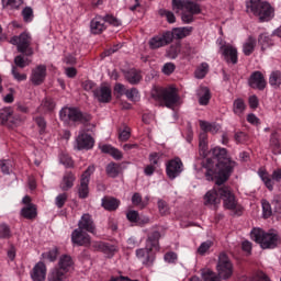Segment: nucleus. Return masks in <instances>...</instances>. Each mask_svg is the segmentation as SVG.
Listing matches in <instances>:
<instances>
[{
    "label": "nucleus",
    "mask_w": 281,
    "mask_h": 281,
    "mask_svg": "<svg viewBox=\"0 0 281 281\" xmlns=\"http://www.w3.org/2000/svg\"><path fill=\"white\" fill-rule=\"evenodd\" d=\"M256 49V40L254 36H249L243 45V52L245 56H251Z\"/></svg>",
    "instance_id": "nucleus-29"
},
{
    "label": "nucleus",
    "mask_w": 281,
    "mask_h": 281,
    "mask_svg": "<svg viewBox=\"0 0 281 281\" xmlns=\"http://www.w3.org/2000/svg\"><path fill=\"white\" fill-rule=\"evenodd\" d=\"M150 49H159V47H166L160 36H155L149 40Z\"/></svg>",
    "instance_id": "nucleus-45"
},
{
    "label": "nucleus",
    "mask_w": 281,
    "mask_h": 281,
    "mask_svg": "<svg viewBox=\"0 0 281 281\" xmlns=\"http://www.w3.org/2000/svg\"><path fill=\"white\" fill-rule=\"evenodd\" d=\"M10 43L12 45H16L18 52H20V54L25 56H32V54H34V50H32V47H30L32 37L27 33H22L20 36L12 37Z\"/></svg>",
    "instance_id": "nucleus-8"
},
{
    "label": "nucleus",
    "mask_w": 281,
    "mask_h": 281,
    "mask_svg": "<svg viewBox=\"0 0 281 281\" xmlns=\"http://www.w3.org/2000/svg\"><path fill=\"white\" fill-rule=\"evenodd\" d=\"M60 164H63V166L66 168H74V160L67 155L60 156Z\"/></svg>",
    "instance_id": "nucleus-55"
},
{
    "label": "nucleus",
    "mask_w": 281,
    "mask_h": 281,
    "mask_svg": "<svg viewBox=\"0 0 281 281\" xmlns=\"http://www.w3.org/2000/svg\"><path fill=\"white\" fill-rule=\"evenodd\" d=\"M198 95H199V103L202 106H207V104H210V100L212 99V93L210 92V88L202 87Z\"/></svg>",
    "instance_id": "nucleus-28"
},
{
    "label": "nucleus",
    "mask_w": 281,
    "mask_h": 281,
    "mask_svg": "<svg viewBox=\"0 0 281 281\" xmlns=\"http://www.w3.org/2000/svg\"><path fill=\"white\" fill-rule=\"evenodd\" d=\"M161 238V233L158 231L153 232L148 235L146 246L159 251V239Z\"/></svg>",
    "instance_id": "nucleus-27"
},
{
    "label": "nucleus",
    "mask_w": 281,
    "mask_h": 281,
    "mask_svg": "<svg viewBox=\"0 0 281 281\" xmlns=\"http://www.w3.org/2000/svg\"><path fill=\"white\" fill-rule=\"evenodd\" d=\"M221 49L226 63H232L233 65L238 63V49L232 45H224L221 47Z\"/></svg>",
    "instance_id": "nucleus-20"
},
{
    "label": "nucleus",
    "mask_w": 281,
    "mask_h": 281,
    "mask_svg": "<svg viewBox=\"0 0 281 281\" xmlns=\"http://www.w3.org/2000/svg\"><path fill=\"white\" fill-rule=\"evenodd\" d=\"M158 210H159L161 216H166V214H168V203H166V201H164V200H159L158 201Z\"/></svg>",
    "instance_id": "nucleus-60"
},
{
    "label": "nucleus",
    "mask_w": 281,
    "mask_h": 281,
    "mask_svg": "<svg viewBox=\"0 0 281 281\" xmlns=\"http://www.w3.org/2000/svg\"><path fill=\"white\" fill-rule=\"evenodd\" d=\"M165 260L169 262V265H175L177 262V254L176 252H167L165 254Z\"/></svg>",
    "instance_id": "nucleus-62"
},
{
    "label": "nucleus",
    "mask_w": 281,
    "mask_h": 281,
    "mask_svg": "<svg viewBox=\"0 0 281 281\" xmlns=\"http://www.w3.org/2000/svg\"><path fill=\"white\" fill-rule=\"evenodd\" d=\"M153 249L150 246H147L145 248H139L136 250V256L142 260L143 265H153L155 260V255L153 254Z\"/></svg>",
    "instance_id": "nucleus-16"
},
{
    "label": "nucleus",
    "mask_w": 281,
    "mask_h": 281,
    "mask_svg": "<svg viewBox=\"0 0 281 281\" xmlns=\"http://www.w3.org/2000/svg\"><path fill=\"white\" fill-rule=\"evenodd\" d=\"M250 236L255 243L260 245L261 249H276V247H278V240H280L278 233L274 231L267 233L262 231V228H254Z\"/></svg>",
    "instance_id": "nucleus-3"
},
{
    "label": "nucleus",
    "mask_w": 281,
    "mask_h": 281,
    "mask_svg": "<svg viewBox=\"0 0 281 281\" xmlns=\"http://www.w3.org/2000/svg\"><path fill=\"white\" fill-rule=\"evenodd\" d=\"M200 127L202 128L203 133H212L213 135H215V133H218V130L221 128L218 124L209 123L205 121H200Z\"/></svg>",
    "instance_id": "nucleus-31"
},
{
    "label": "nucleus",
    "mask_w": 281,
    "mask_h": 281,
    "mask_svg": "<svg viewBox=\"0 0 281 281\" xmlns=\"http://www.w3.org/2000/svg\"><path fill=\"white\" fill-rule=\"evenodd\" d=\"M179 54H181V46L179 44L171 45L167 50L168 58L175 59L177 56H179Z\"/></svg>",
    "instance_id": "nucleus-44"
},
{
    "label": "nucleus",
    "mask_w": 281,
    "mask_h": 281,
    "mask_svg": "<svg viewBox=\"0 0 281 281\" xmlns=\"http://www.w3.org/2000/svg\"><path fill=\"white\" fill-rule=\"evenodd\" d=\"M212 245H214V243L212 240H206V241L202 243L200 245V247L198 248V254H200V256H205V254L210 250Z\"/></svg>",
    "instance_id": "nucleus-48"
},
{
    "label": "nucleus",
    "mask_w": 281,
    "mask_h": 281,
    "mask_svg": "<svg viewBox=\"0 0 281 281\" xmlns=\"http://www.w3.org/2000/svg\"><path fill=\"white\" fill-rule=\"evenodd\" d=\"M176 69L175 64L172 63H167L164 65L162 67V74H165V76H170V74H173Z\"/></svg>",
    "instance_id": "nucleus-57"
},
{
    "label": "nucleus",
    "mask_w": 281,
    "mask_h": 281,
    "mask_svg": "<svg viewBox=\"0 0 281 281\" xmlns=\"http://www.w3.org/2000/svg\"><path fill=\"white\" fill-rule=\"evenodd\" d=\"M258 43L261 45V49H267V47L273 45V41L267 34L259 35Z\"/></svg>",
    "instance_id": "nucleus-41"
},
{
    "label": "nucleus",
    "mask_w": 281,
    "mask_h": 281,
    "mask_svg": "<svg viewBox=\"0 0 281 281\" xmlns=\"http://www.w3.org/2000/svg\"><path fill=\"white\" fill-rule=\"evenodd\" d=\"M250 280L251 281H267V280H269V277L267 274H265V272H262V271H257L251 276Z\"/></svg>",
    "instance_id": "nucleus-54"
},
{
    "label": "nucleus",
    "mask_w": 281,
    "mask_h": 281,
    "mask_svg": "<svg viewBox=\"0 0 281 281\" xmlns=\"http://www.w3.org/2000/svg\"><path fill=\"white\" fill-rule=\"evenodd\" d=\"M126 216L131 223H137L139 221V213L137 211H128Z\"/></svg>",
    "instance_id": "nucleus-59"
},
{
    "label": "nucleus",
    "mask_w": 281,
    "mask_h": 281,
    "mask_svg": "<svg viewBox=\"0 0 281 281\" xmlns=\"http://www.w3.org/2000/svg\"><path fill=\"white\" fill-rule=\"evenodd\" d=\"M104 23H109L110 25H113L114 27H120L122 25V21H120L117 18L113 16L112 14H106L103 16Z\"/></svg>",
    "instance_id": "nucleus-46"
},
{
    "label": "nucleus",
    "mask_w": 281,
    "mask_h": 281,
    "mask_svg": "<svg viewBox=\"0 0 281 281\" xmlns=\"http://www.w3.org/2000/svg\"><path fill=\"white\" fill-rule=\"evenodd\" d=\"M247 14H254L258 18L259 23H267L276 16V10L267 1L249 0L246 2Z\"/></svg>",
    "instance_id": "nucleus-2"
},
{
    "label": "nucleus",
    "mask_w": 281,
    "mask_h": 281,
    "mask_svg": "<svg viewBox=\"0 0 281 281\" xmlns=\"http://www.w3.org/2000/svg\"><path fill=\"white\" fill-rule=\"evenodd\" d=\"M245 101L243 99H236L233 103V111L235 115H243L245 112Z\"/></svg>",
    "instance_id": "nucleus-37"
},
{
    "label": "nucleus",
    "mask_w": 281,
    "mask_h": 281,
    "mask_svg": "<svg viewBox=\"0 0 281 281\" xmlns=\"http://www.w3.org/2000/svg\"><path fill=\"white\" fill-rule=\"evenodd\" d=\"M158 14H160V16H166L168 23L177 22V16H175V13H172V11H168L166 9H159Z\"/></svg>",
    "instance_id": "nucleus-43"
},
{
    "label": "nucleus",
    "mask_w": 281,
    "mask_h": 281,
    "mask_svg": "<svg viewBox=\"0 0 281 281\" xmlns=\"http://www.w3.org/2000/svg\"><path fill=\"white\" fill-rule=\"evenodd\" d=\"M67 277L61 270H58V268L53 269L50 273H48V281H64Z\"/></svg>",
    "instance_id": "nucleus-35"
},
{
    "label": "nucleus",
    "mask_w": 281,
    "mask_h": 281,
    "mask_svg": "<svg viewBox=\"0 0 281 281\" xmlns=\"http://www.w3.org/2000/svg\"><path fill=\"white\" fill-rule=\"evenodd\" d=\"M104 23V18L101 15H97L92 19L90 22L91 34H102L104 30H106V25Z\"/></svg>",
    "instance_id": "nucleus-21"
},
{
    "label": "nucleus",
    "mask_w": 281,
    "mask_h": 281,
    "mask_svg": "<svg viewBox=\"0 0 281 281\" xmlns=\"http://www.w3.org/2000/svg\"><path fill=\"white\" fill-rule=\"evenodd\" d=\"M261 205H262L263 218H270V216L273 215V206L267 200H262Z\"/></svg>",
    "instance_id": "nucleus-38"
},
{
    "label": "nucleus",
    "mask_w": 281,
    "mask_h": 281,
    "mask_svg": "<svg viewBox=\"0 0 281 281\" xmlns=\"http://www.w3.org/2000/svg\"><path fill=\"white\" fill-rule=\"evenodd\" d=\"M75 181H76V176L71 171L66 172L60 182V190H63V192H67L71 190V188H74Z\"/></svg>",
    "instance_id": "nucleus-24"
},
{
    "label": "nucleus",
    "mask_w": 281,
    "mask_h": 281,
    "mask_svg": "<svg viewBox=\"0 0 281 281\" xmlns=\"http://www.w3.org/2000/svg\"><path fill=\"white\" fill-rule=\"evenodd\" d=\"M200 148L207 150V134L205 132L200 133Z\"/></svg>",
    "instance_id": "nucleus-58"
},
{
    "label": "nucleus",
    "mask_w": 281,
    "mask_h": 281,
    "mask_svg": "<svg viewBox=\"0 0 281 281\" xmlns=\"http://www.w3.org/2000/svg\"><path fill=\"white\" fill-rule=\"evenodd\" d=\"M35 122L37 126L40 127V133H45V128H47V122L43 116L35 117Z\"/></svg>",
    "instance_id": "nucleus-56"
},
{
    "label": "nucleus",
    "mask_w": 281,
    "mask_h": 281,
    "mask_svg": "<svg viewBox=\"0 0 281 281\" xmlns=\"http://www.w3.org/2000/svg\"><path fill=\"white\" fill-rule=\"evenodd\" d=\"M71 243L77 245V247H89L91 245V236L87 232L76 228L71 233Z\"/></svg>",
    "instance_id": "nucleus-12"
},
{
    "label": "nucleus",
    "mask_w": 281,
    "mask_h": 281,
    "mask_svg": "<svg viewBox=\"0 0 281 281\" xmlns=\"http://www.w3.org/2000/svg\"><path fill=\"white\" fill-rule=\"evenodd\" d=\"M3 8H14L16 5H22L23 0H1Z\"/></svg>",
    "instance_id": "nucleus-53"
},
{
    "label": "nucleus",
    "mask_w": 281,
    "mask_h": 281,
    "mask_svg": "<svg viewBox=\"0 0 281 281\" xmlns=\"http://www.w3.org/2000/svg\"><path fill=\"white\" fill-rule=\"evenodd\" d=\"M43 258L49 260V262H56V258H58V248H55L48 252L42 255Z\"/></svg>",
    "instance_id": "nucleus-51"
},
{
    "label": "nucleus",
    "mask_w": 281,
    "mask_h": 281,
    "mask_svg": "<svg viewBox=\"0 0 281 281\" xmlns=\"http://www.w3.org/2000/svg\"><path fill=\"white\" fill-rule=\"evenodd\" d=\"M269 148L272 155H281V143L278 133L274 131L270 135Z\"/></svg>",
    "instance_id": "nucleus-25"
},
{
    "label": "nucleus",
    "mask_w": 281,
    "mask_h": 281,
    "mask_svg": "<svg viewBox=\"0 0 281 281\" xmlns=\"http://www.w3.org/2000/svg\"><path fill=\"white\" fill-rule=\"evenodd\" d=\"M272 210L274 214H281V198L274 196V199L271 202Z\"/></svg>",
    "instance_id": "nucleus-52"
},
{
    "label": "nucleus",
    "mask_w": 281,
    "mask_h": 281,
    "mask_svg": "<svg viewBox=\"0 0 281 281\" xmlns=\"http://www.w3.org/2000/svg\"><path fill=\"white\" fill-rule=\"evenodd\" d=\"M78 229L95 234V223L93 222V218H91L90 214H83L81 216V220L78 222Z\"/></svg>",
    "instance_id": "nucleus-17"
},
{
    "label": "nucleus",
    "mask_w": 281,
    "mask_h": 281,
    "mask_svg": "<svg viewBox=\"0 0 281 281\" xmlns=\"http://www.w3.org/2000/svg\"><path fill=\"white\" fill-rule=\"evenodd\" d=\"M94 171L95 167L89 166L82 173L78 189L79 199H87V196H89V181L91 180V173Z\"/></svg>",
    "instance_id": "nucleus-11"
},
{
    "label": "nucleus",
    "mask_w": 281,
    "mask_h": 281,
    "mask_svg": "<svg viewBox=\"0 0 281 281\" xmlns=\"http://www.w3.org/2000/svg\"><path fill=\"white\" fill-rule=\"evenodd\" d=\"M31 63H32V60H30V58H25L24 55L15 56V58H14V65L15 66L12 67L11 74H12L13 78L15 80H18V82H23V80H27V75L26 74H20L19 68L20 69H25V67H27Z\"/></svg>",
    "instance_id": "nucleus-9"
},
{
    "label": "nucleus",
    "mask_w": 281,
    "mask_h": 281,
    "mask_svg": "<svg viewBox=\"0 0 281 281\" xmlns=\"http://www.w3.org/2000/svg\"><path fill=\"white\" fill-rule=\"evenodd\" d=\"M23 21L25 23H32L34 19V10L31 7H26L22 10Z\"/></svg>",
    "instance_id": "nucleus-42"
},
{
    "label": "nucleus",
    "mask_w": 281,
    "mask_h": 281,
    "mask_svg": "<svg viewBox=\"0 0 281 281\" xmlns=\"http://www.w3.org/2000/svg\"><path fill=\"white\" fill-rule=\"evenodd\" d=\"M209 65L203 63L200 68L195 70V78L203 79L204 76L207 75Z\"/></svg>",
    "instance_id": "nucleus-49"
},
{
    "label": "nucleus",
    "mask_w": 281,
    "mask_h": 281,
    "mask_svg": "<svg viewBox=\"0 0 281 281\" xmlns=\"http://www.w3.org/2000/svg\"><path fill=\"white\" fill-rule=\"evenodd\" d=\"M102 207L108 212H115L120 207V200L111 196H104L101 202Z\"/></svg>",
    "instance_id": "nucleus-26"
},
{
    "label": "nucleus",
    "mask_w": 281,
    "mask_h": 281,
    "mask_svg": "<svg viewBox=\"0 0 281 281\" xmlns=\"http://www.w3.org/2000/svg\"><path fill=\"white\" fill-rule=\"evenodd\" d=\"M161 41H162V44L165 45H170V43H172V41L176 38V35H175V31L170 32V31H167L162 34V36H160Z\"/></svg>",
    "instance_id": "nucleus-47"
},
{
    "label": "nucleus",
    "mask_w": 281,
    "mask_h": 281,
    "mask_svg": "<svg viewBox=\"0 0 281 281\" xmlns=\"http://www.w3.org/2000/svg\"><path fill=\"white\" fill-rule=\"evenodd\" d=\"M181 20L183 23H192L194 21V14L188 13L187 11L182 12Z\"/></svg>",
    "instance_id": "nucleus-63"
},
{
    "label": "nucleus",
    "mask_w": 281,
    "mask_h": 281,
    "mask_svg": "<svg viewBox=\"0 0 281 281\" xmlns=\"http://www.w3.org/2000/svg\"><path fill=\"white\" fill-rule=\"evenodd\" d=\"M212 155L215 161V168H212L214 161L210 158L206 159L203 168L206 169L205 177L207 181H214L215 179V187L205 193L204 205H211L215 210H218V205H221L218 189L225 188V183L228 181L232 172H234L236 161L227 156V149L225 148L215 147L212 149Z\"/></svg>",
    "instance_id": "nucleus-1"
},
{
    "label": "nucleus",
    "mask_w": 281,
    "mask_h": 281,
    "mask_svg": "<svg viewBox=\"0 0 281 281\" xmlns=\"http://www.w3.org/2000/svg\"><path fill=\"white\" fill-rule=\"evenodd\" d=\"M54 109H56V102L52 98H45L40 105V110L44 113H52Z\"/></svg>",
    "instance_id": "nucleus-32"
},
{
    "label": "nucleus",
    "mask_w": 281,
    "mask_h": 281,
    "mask_svg": "<svg viewBox=\"0 0 281 281\" xmlns=\"http://www.w3.org/2000/svg\"><path fill=\"white\" fill-rule=\"evenodd\" d=\"M194 29L192 26H183V27H176L173 29V33L176 38L181 40L186 38V36H190Z\"/></svg>",
    "instance_id": "nucleus-33"
},
{
    "label": "nucleus",
    "mask_w": 281,
    "mask_h": 281,
    "mask_svg": "<svg viewBox=\"0 0 281 281\" xmlns=\"http://www.w3.org/2000/svg\"><path fill=\"white\" fill-rule=\"evenodd\" d=\"M248 85L251 87V89L265 91V89H267V80L265 79V75L258 70L254 71L248 79Z\"/></svg>",
    "instance_id": "nucleus-14"
},
{
    "label": "nucleus",
    "mask_w": 281,
    "mask_h": 281,
    "mask_svg": "<svg viewBox=\"0 0 281 281\" xmlns=\"http://www.w3.org/2000/svg\"><path fill=\"white\" fill-rule=\"evenodd\" d=\"M47 276V267L40 261L33 268V273L31 274L33 281H45Z\"/></svg>",
    "instance_id": "nucleus-22"
},
{
    "label": "nucleus",
    "mask_w": 281,
    "mask_h": 281,
    "mask_svg": "<svg viewBox=\"0 0 281 281\" xmlns=\"http://www.w3.org/2000/svg\"><path fill=\"white\" fill-rule=\"evenodd\" d=\"M0 238H10V226L5 224L0 225Z\"/></svg>",
    "instance_id": "nucleus-61"
},
{
    "label": "nucleus",
    "mask_w": 281,
    "mask_h": 281,
    "mask_svg": "<svg viewBox=\"0 0 281 281\" xmlns=\"http://www.w3.org/2000/svg\"><path fill=\"white\" fill-rule=\"evenodd\" d=\"M67 193H60L55 199V205L60 210L65 206V203H67Z\"/></svg>",
    "instance_id": "nucleus-50"
},
{
    "label": "nucleus",
    "mask_w": 281,
    "mask_h": 281,
    "mask_svg": "<svg viewBox=\"0 0 281 281\" xmlns=\"http://www.w3.org/2000/svg\"><path fill=\"white\" fill-rule=\"evenodd\" d=\"M218 194L221 201H223L224 210H229L235 216H240V214H243V206L238 203L236 195H234V192H232L229 187L225 184L224 187H221L218 189Z\"/></svg>",
    "instance_id": "nucleus-4"
},
{
    "label": "nucleus",
    "mask_w": 281,
    "mask_h": 281,
    "mask_svg": "<svg viewBox=\"0 0 281 281\" xmlns=\"http://www.w3.org/2000/svg\"><path fill=\"white\" fill-rule=\"evenodd\" d=\"M172 9L179 13L180 10H184L190 14H201V5L192 0H172Z\"/></svg>",
    "instance_id": "nucleus-10"
},
{
    "label": "nucleus",
    "mask_w": 281,
    "mask_h": 281,
    "mask_svg": "<svg viewBox=\"0 0 281 281\" xmlns=\"http://www.w3.org/2000/svg\"><path fill=\"white\" fill-rule=\"evenodd\" d=\"M119 139L120 142H128V139H131V131L125 128L122 132H120Z\"/></svg>",
    "instance_id": "nucleus-64"
},
{
    "label": "nucleus",
    "mask_w": 281,
    "mask_h": 281,
    "mask_svg": "<svg viewBox=\"0 0 281 281\" xmlns=\"http://www.w3.org/2000/svg\"><path fill=\"white\" fill-rule=\"evenodd\" d=\"M23 122V117L12 110L11 106L3 108L0 110V124L2 126H8L9 128H14Z\"/></svg>",
    "instance_id": "nucleus-7"
},
{
    "label": "nucleus",
    "mask_w": 281,
    "mask_h": 281,
    "mask_svg": "<svg viewBox=\"0 0 281 281\" xmlns=\"http://www.w3.org/2000/svg\"><path fill=\"white\" fill-rule=\"evenodd\" d=\"M151 98H154V100H164L167 109H172L175 104L179 102V94H177L175 88H155L151 91Z\"/></svg>",
    "instance_id": "nucleus-6"
},
{
    "label": "nucleus",
    "mask_w": 281,
    "mask_h": 281,
    "mask_svg": "<svg viewBox=\"0 0 281 281\" xmlns=\"http://www.w3.org/2000/svg\"><path fill=\"white\" fill-rule=\"evenodd\" d=\"M269 85L271 87H279L281 85V72L280 70L272 71L269 78Z\"/></svg>",
    "instance_id": "nucleus-40"
},
{
    "label": "nucleus",
    "mask_w": 281,
    "mask_h": 281,
    "mask_svg": "<svg viewBox=\"0 0 281 281\" xmlns=\"http://www.w3.org/2000/svg\"><path fill=\"white\" fill-rule=\"evenodd\" d=\"M124 95H126L127 100L131 102H137L139 100V90L137 88H131L124 91Z\"/></svg>",
    "instance_id": "nucleus-39"
},
{
    "label": "nucleus",
    "mask_w": 281,
    "mask_h": 281,
    "mask_svg": "<svg viewBox=\"0 0 281 281\" xmlns=\"http://www.w3.org/2000/svg\"><path fill=\"white\" fill-rule=\"evenodd\" d=\"M47 76V67L45 65H40L32 70L31 82L38 87L45 82V77Z\"/></svg>",
    "instance_id": "nucleus-15"
},
{
    "label": "nucleus",
    "mask_w": 281,
    "mask_h": 281,
    "mask_svg": "<svg viewBox=\"0 0 281 281\" xmlns=\"http://www.w3.org/2000/svg\"><path fill=\"white\" fill-rule=\"evenodd\" d=\"M77 149L78 150H91V148H93V137H91V135L89 134H79L77 139Z\"/></svg>",
    "instance_id": "nucleus-19"
},
{
    "label": "nucleus",
    "mask_w": 281,
    "mask_h": 281,
    "mask_svg": "<svg viewBox=\"0 0 281 281\" xmlns=\"http://www.w3.org/2000/svg\"><path fill=\"white\" fill-rule=\"evenodd\" d=\"M123 76L130 85H139L142 82V72L135 68L123 70Z\"/></svg>",
    "instance_id": "nucleus-23"
},
{
    "label": "nucleus",
    "mask_w": 281,
    "mask_h": 281,
    "mask_svg": "<svg viewBox=\"0 0 281 281\" xmlns=\"http://www.w3.org/2000/svg\"><path fill=\"white\" fill-rule=\"evenodd\" d=\"M21 214L24 218H36V206L34 204H29L22 209Z\"/></svg>",
    "instance_id": "nucleus-34"
},
{
    "label": "nucleus",
    "mask_w": 281,
    "mask_h": 281,
    "mask_svg": "<svg viewBox=\"0 0 281 281\" xmlns=\"http://www.w3.org/2000/svg\"><path fill=\"white\" fill-rule=\"evenodd\" d=\"M106 175H109L112 179H115L120 175V165L115 162H110L105 168Z\"/></svg>",
    "instance_id": "nucleus-36"
},
{
    "label": "nucleus",
    "mask_w": 281,
    "mask_h": 281,
    "mask_svg": "<svg viewBox=\"0 0 281 281\" xmlns=\"http://www.w3.org/2000/svg\"><path fill=\"white\" fill-rule=\"evenodd\" d=\"M59 117L66 124H69V122H74L75 124H87V122H91L90 114L82 113L77 108H63L59 111Z\"/></svg>",
    "instance_id": "nucleus-5"
},
{
    "label": "nucleus",
    "mask_w": 281,
    "mask_h": 281,
    "mask_svg": "<svg viewBox=\"0 0 281 281\" xmlns=\"http://www.w3.org/2000/svg\"><path fill=\"white\" fill-rule=\"evenodd\" d=\"M93 98L98 100V102H102L106 104L111 102V89L106 86H101L100 88H95L93 90Z\"/></svg>",
    "instance_id": "nucleus-18"
},
{
    "label": "nucleus",
    "mask_w": 281,
    "mask_h": 281,
    "mask_svg": "<svg viewBox=\"0 0 281 281\" xmlns=\"http://www.w3.org/2000/svg\"><path fill=\"white\" fill-rule=\"evenodd\" d=\"M58 265H59V268L57 269L61 270L64 273H67V271L71 269V266L74 265V260H71V257L64 255L63 257H60Z\"/></svg>",
    "instance_id": "nucleus-30"
},
{
    "label": "nucleus",
    "mask_w": 281,
    "mask_h": 281,
    "mask_svg": "<svg viewBox=\"0 0 281 281\" xmlns=\"http://www.w3.org/2000/svg\"><path fill=\"white\" fill-rule=\"evenodd\" d=\"M167 177L170 179H177L181 172H183V162L181 158H175L167 162L166 167Z\"/></svg>",
    "instance_id": "nucleus-13"
}]
</instances>
